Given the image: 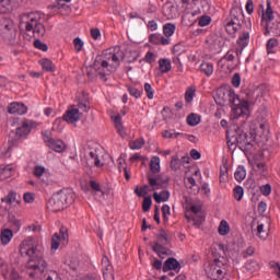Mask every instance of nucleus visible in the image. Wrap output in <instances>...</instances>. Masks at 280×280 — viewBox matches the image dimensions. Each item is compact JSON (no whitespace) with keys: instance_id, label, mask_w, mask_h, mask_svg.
Here are the masks:
<instances>
[{"instance_id":"0e129e2a","label":"nucleus","mask_w":280,"mask_h":280,"mask_svg":"<svg viewBox=\"0 0 280 280\" xmlns=\"http://www.w3.org/2000/svg\"><path fill=\"white\" fill-rule=\"evenodd\" d=\"M237 143H248V135L246 132H242L236 137Z\"/></svg>"},{"instance_id":"680f3d73","label":"nucleus","mask_w":280,"mask_h":280,"mask_svg":"<svg viewBox=\"0 0 280 280\" xmlns=\"http://www.w3.org/2000/svg\"><path fill=\"white\" fill-rule=\"evenodd\" d=\"M4 279L19 280V272L14 269H11L10 273H3Z\"/></svg>"},{"instance_id":"774afa93","label":"nucleus","mask_w":280,"mask_h":280,"mask_svg":"<svg viewBox=\"0 0 280 280\" xmlns=\"http://www.w3.org/2000/svg\"><path fill=\"white\" fill-rule=\"evenodd\" d=\"M235 67H237V63H235V61H232V62H226V65L222 69H224L225 71H233Z\"/></svg>"},{"instance_id":"052dcab7","label":"nucleus","mask_w":280,"mask_h":280,"mask_svg":"<svg viewBox=\"0 0 280 280\" xmlns=\"http://www.w3.org/2000/svg\"><path fill=\"white\" fill-rule=\"evenodd\" d=\"M242 84V77H240V73H235L233 77H232V85L235 88V89H240V85Z\"/></svg>"},{"instance_id":"e433bc0d","label":"nucleus","mask_w":280,"mask_h":280,"mask_svg":"<svg viewBox=\"0 0 280 280\" xmlns=\"http://www.w3.org/2000/svg\"><path fill=\"white\" fill-rule=\"evenodd\" d=\"M143 145H145V140L143 138H139L137 140L129 142L130 150H141Z\"/></svg>"},{"instance_id":"603ef678","label":"nucleus","mask_w":280,"mask_h":280,"mask_svg":"<svg viewBox=\"0 0 280 280\" xmlns=\"http://www.w3.org/2000/svg\"><path fill=\"white\" fill-rule=\"evenodd\" d=\"M172 211L168 205H164L162 207V215H163V221L167 222L170 220V215H171Z\"/></svg>"},{"instance_id":"4468645a","label":"nucleus","mask_w":280,"mask_h":280,"mask_svg":"<svg viewBox=\"0 0 280 280\" xmlns=\"http://www.w3.org/2000/svg\"><path fill=\"white\" fill-rule=\"evenodd\" d=\"M33 174L35 178H38L42 183H44V185H49L51 183V173L43 165H36Z\"/></svg>"},{"instance_id":"b1692460","label":"nucleus","mask_w":280,"mask_h":280,"mask_svg":"<svg viewBox=\"0 0 280 280\" xmlns=\"http://www.w3.org/2000/svg\"><path fill=\"white\" fill-rule=\"evenodd\" d=\"M114 126L120 137H126V130L124 129V125L121 124V115H116L113 117Z\"/></svg>"},{"instance_id":"f03ea898","label":"nucleus","mask_w":280,"mask_h":280,"mask_svg":"<svg viewBox=\"0 0 280 280\" xmlns=\"http://www.w3.org/2000/svg\"><path fill=\"white\" fill-rule=\"evenodd\" d=\"M121 60H124V51H121L119 46H115L114 48L104 50L101 56H97L93 67L102 80H106V75H110V73H115L119 69Z\"/></svg>"},{"instance_id":"1a4fd4ad","label":"nucleus","mask_w":280,"mask_h":280,"mask_svg":"<svg viewBox=\"0 0 280 280\" xmlns=\"http://www.w3.org/2000/svg\"><path fill=\"white\" fill-rule=\"evenodd\" d=\"M0 36L8 45H16V28L10 19L0 20Z\"/></svg>"},{"instance_id":"49530a36","label":"nucleus","mask_w":280,"mask_h":280,"mask_svg":"<svg viewBox=\"0 0 280 280\" xmlns=\"http://www.w3.org/2000/svg\"><path fill=\"white\" fill-rule=\"evenodd\" d=\"M234 198L238 202L244 198V188L242 186H236L233 189Z\"/></svg>"},{"instance_id":"e2e57ef3","label":"nucleus","mask_w":280,"mask_h":280,"mask_svg":"<svg viewBox=\"0 0 280 280\" xmlns=\"http://www.w3.org/2000/svg\"><path fill=\"white\" fill-rule=\"evenodd\" d=\"M245 10L247 14H253V12H255V4L253 3V0H247Z\"/></svg>"},{"instance_id":"4be33fe9","label":"nucleus","mask_w":280,"mask_h":280,"mask_svg":"<svg viewBox=\"0 0 280 280\" xmlns=\"http://www.w3.org/2000/svg\"><path fill=\"white\" fill-rule=\"evenodd\" d=\"M2 202H7L8 205H21V196L16 195V192L11 191L7 197L2 198Z\"/></svg>"},{"instance_id":"72a5a7b5","label":"nucleus","mask_w":280,"mask_h":280,"mask_svg":"<svg viewBox=\"0 0 280 280\" xmlns=\"http://www.w3.org/2000/svg\"><path fill=\"white\" fill-rule=\"evenodd\" d=\"M176 32V25L172 23H167L163 26V34L164 38H170L171 36H174V33Z\"/></svg>"},{"instance_id":"3c124183","label":"nucleus","mask_w":280,"mask_h":280,"mask_svg":"<svg viewBox=\"0 0 280 280\" xmlns=\"http://www.w3.org/2000/svg\"><path fill=\"white\" fill-rule=\"evenodd\" d=\"M196 95V89L194 88H190L186 91V94H185V100L187 102V104L194 102V96Z\"/></svg>"},{"instance_id":"864d4df0","label":"nucleus","mask_w":280,"mask_h":280,"mask_svg":"<svg viewBox=\"0 0 280 280\" xmlns=\"http://www.w3.org/2000/svg\"><path fill=\"white\" fill-rule=\"evenodd\" d=\"M255 255V247L248 246L245 250L242 252V257L244 259H248V257H253Z\"/></svg>"},{"instance_id":"f3484780","label":"nucleus","mask_w":280,"mask_h":280,"mask_svg":"<svg viewBox=\"0 0 280 280\" xmlns=\"http://www.w3.org/2000/svg\"><path fill=\"white\" fill-rule=\"evenodd\" d=\"M270 233V220H266V222H258L257 225V237H259V240L266 241L268 240V235Z\"/></svg>"},{"instance_id":"4d7b16f0","label":"nucleus","mask_w":280,"mask_h":280,"mask_svg":"<svg viewBox=\"0 0 280 280\" xmlns=\"http://www.w3.org/2000/svg\"><path fill=\"white\" fill-rule=\"evenodd\" d=\"M171 168L175 172L180 170V161L178 160V155H174L171 161Z\"/></svg>"},{"instance_id":"473e14b6","label":"nucleus","mask_w":280,"mask_h":280,"mask_svg":"<svg viewBox=\"0 0 280 280\" xmlns=\"http://www.w3.org/2000/svg\"><path fill=\"white\" fill-rule=\"evenodd\" d=\"M152 248L156 253V255L161 257V259H165V256L167 255V248H165L160 243H155Z\"/></svg>"},{"instance_id":"58836bf2","label":"nucleus","mask_w":280,"mask_h":280,"mask_svg":"<svg viewBox=\"0 0 280 280\" xmlns=\"http://www.w3.org/2000/svg\"><path fill=\"white\" fill-rule=\"evenodd\" d=\"M180 136H183V133L176 132L174 129L162 131V137L164 139H177V137H180Z\"/></svg>"},{"instance_id":"5701e85b","label":"nucleus","mask_w":280,"mask_h":280,"mask_svg":"<svg viewBox=\"0 0 280 280\" xmlns=\"http://www.w3.org/2000/svg\"><path fill=\"white\" fill-rule=\"evenodd\" d=\"M159 69L161 73H170L172 71V60L165 58L160 59Z\"/></svg>"},{"instance_id":"ea45409f","label":"nucleus","mask_w":280,"mask_h":280,"mask_svg":"<svg viewBox=\"0 0 280 280\" xmlns=\"http://www.w3.org/2000/svg\"><path fill=\"white\" fill-rule=\"evenodd\" d=\"M245 268L248 272H257L259 270V262L257 260H248L245 264Z\"/></svg>"},{"instance_id":"9b49d317","label":"nucleus","mask_w":280,"mask_h":280,"mask_svg":"<svg viewBox=\"0 0 280 280\" xmlns=\"http://www.w3.org/2000/svg\"><path fill=\"white\" fill-rule=\"evenodd\" d=\"M38 124L34 120L25 119L21 122L20 127L16 128V132H11L10 137L16 136V139H25L32 132L33 128H36Z\"/></svg>"},{"instance_id":"dca6fc26","label":"nucleus","mask_w":280,"mask_h":280,"mask_svg":"<svg viewBox=\"0 0 280 280\" xmlns=\"http://www.w3.org/2000/svg\"><path fill=\"white\" fill-rule=\"evenodd\" d=\"M80 117H82L80 109H78L75 106H72L63 115V120L68 124H77V121H80Z\"/></svg>"},{"instance_id":"c756f323","label":"nucleus","mask_w":280,"mask_h":280,"mask_svg":"<svg viewBox=\"0 0 280 280\" xmlns=\"http://www.w3.org/2000/svg\"><path fill=\"white\" fill-rule=\"evenodd\" d=\"M158 240H159V242H161L163 244V246H166V244L170 242V240H172V235L170 234V232H167L165 230H160V232L158 234Z\"/></svg>"},{"instance_id":"7c9ffc66","label":"nucleus","mask_w":280,"mask_h":280,"mask_svg":"<svg viewBox=\"0 0 280 280\" xmlns=\"http://www.w3.org/2000/svg\"><path fill=\"white\" fill-rule=\"evenodd\" d=\"M225 30L228 32H237V30H240V20H237V18L230 20L226 23Z\"/></svg>"},{"instance_id":"20e7f679","label":"nucleus","mask_w":280,"mask_h":280,"mask_svg":"<svg viewBox=\"0 0 280 280\" xmlns=\"http://www.w3.org/2000/svg\"><path fill=\"white\" fill-rule=\"evenodd\" d=\"M73 202H75V192L71 189H62L49 199L48 209L55 212L62 211V209H67Z\"/></svg>"},{"instance_id":"9d476101","label":"nucleus","mask_w":280,"mask_h":280,"mask_svg":"<svg viewBox=\"0 0 280 280\" xmlns=\"http://www.w3.org/2000/svg\"><path fill=\"white\" fill-rule=\"evenodd\" d=\"M20 253L27 257H34L38 253V243L32 236L26 237L20 245Z\"/></svg>"},{"instance_id":"4c0bfd02","label":"nucleus","mask_w":280,"mask_h":280,"mask_svg":"<svg viewBox=\"0 0 280 280\" xmlns=\"http://www.w3.org/2000/svg\"><path fill=\"white\" fill-rule=\"evenodd\" d=\"M89 163L95 165V167H102V162L100 161V158L97 156V153L95 151H91L89 153Z\"/></svg>"},{"instance_id":"338daca9","label":"nucleus","mask_w":280,"mask_h":280,"mask_svg":"<svg viewBox=\"0 0 280 280\" xmlns=\"http://www.w3.org/2000/svg\"><path fill=\"white\" fill-rule=\"evenodd\" d=\"M23 198H24V202H27V203L34 202V194L32 192L24 194Z\"/></svg>"},{"instance_id":"393cba45","label":"nucleus","mask_w":280,"mask_h":280,"mask_svg":"<svg viewBox=\"0 0 280 280\" xmlns=\"http://www.w3.org/2000/svg\"><path fill=\"white\" fill-rule=\"evenodd\" d=\"M180 264L175 258H168L163 266L164 272H167V270H178V267Z\"/></svg>"},{"instance_id":"c85d7f7f","label":"nucleus","mask_w":280,"mask_h":280,"mask_svg":"<svg viewBox=\"0 0 280 280\" xmlns=\"http://www.w3.org/2000/svg\"><path fill=\"white\" fill-rule=\"evenodd\" d=\"M250 40V33L248 31H244L237 39V44L241 47H246Z\"/></svg>"},{"instance_id":"7ed1b4c3","label":"nucleus","mask_w":280,"mask_h":280,"mask_svg":"<svg viewBox=\"0 0 280 280\" xmlns=\"http://www.w3.org/2000/svg\"><path fill=\"white\" fill-rule=\"evenodd\" d=\"M218 250L220 254L213 252V260L206 268V275L212 280H223L229 275V259L224 257V246L218 245Z\"/></svg>"},{"instance_id":"0eeeda50","label":"nucleus","mask_w":280,"mask_h":280,"mask_svg":"<svg viewBox=\"0 0 280 280\" xmlns=\"http://www.w3.org/2000/svg\"><path fill=\"white\" fill-rule=\"evenodd\" d=\"M150 170L152 172L148 174V182L150 187H152L153 191H156V189H163V185H167L170 178L162 179L161 176L154 175L161 172V158L159 156L151 158Z\"/></svg>"},{"instance_id":"c9c22d12","label":"nucleus","mask_w":280,"mask_h":280,"mask_svg":"<svg viewBox=\"0 0 280 280\" xmlns=\"http://www.w3.org/2000/svg\"><path fill=\"white\" fill-rule=\"evenodd\" d=\"M234 178L237 183H242L246 178V168L244 166H238L234 173Z\"/></svg>"},{"instance_id":"6ab92c4d","label":"nucleus","mask_w":280,"mask_h":280,"mask_svg":"<svg viewBox=\"0 0 280 280\" xmlns=\"http://www.w3.org/2000/svg\"><path fill=\"white\" fill-rule=\"evenodd\" d=\"M8 113L10 115H25L27 113V106L23 103L14 102L8 106Z\"/></svg>"},{"instance_id":"f8f14e48","label":"nucleus","mask_w":280,"mask_h":280,"mask_svg":"<svg viewBox=\"0 0 280 280\" xmlns=\"http://www.w3.org/2000/svg\"><path fill=\"white\" fill-rule=\"evenodd\" d=\"M27 268L28 270H32L28 271L30 277H40V275H43L47 268V261H45L43 258L37 260L32 259L28 261Z\"/></svg>"},{"instance_id":"6e6d98bb","label":"nucleus","mask_w":280,"mask_h":280,"mask_svg":"<svg viewBox=\"0 0 280 280\" xmlns=\"http://www.w3.org/2000/svg\"><path fill=\"white\" fill-rule=\"evenodd\" d=\"M260 194L262 196H270V194H272V186H270V184L260 186Z\"/></svg>"},{"instance_id":"39448f33","label":"nucleus","mask_w":280,"mask_h":280,"mask_svg":"<svg viewBox=\"0 0 280 280\" xmlns=\"http://www.w3.org/2000/svg\"><path fill=\"white\" fill-rule=\"evenodd\" d=\"M261 25L266 28L265 35L272 34L273 36H280V16H275L270 2H267V9L262 11Z\"/></svg>"},{"instance_id":"a211bd4d","label":"nucleus","mask_w":280,"mask_h":280,"mask_svg":"<svg viewBox=\"0 0 280 280\" xmlns=\"http://www.w3.org/2000/svg\"><path fill=\"white\" fill-rule=\"evenodd\" d=\"M149 43H151L152 45L165 46V45H170L172 43V39L163 36L160 33H153L149 36Z\"/></svg>"},{"instance_id":"5fc2aeb1","label":"nucleus","mask_w":280,"mask_h":280,"mask_svg":"<svg viewBox=\"0 0 280 280\" xmlns=\"http://www.w3.org/2000/svg\"><path fill=\"white\" fill-rule=\"evenodd\" d=\"M73 45H74L75 51H78V52H80V51H82V49H84V42H82L80 39V37H75L73 39Z\"/></svg>"},{"instance_id":"c03bdc74","label":"nucleus","mask_w":280,"mask_h":280,"mask_svg":"<svg viewBox=\"0 0 280 280\" xmlns=\"http://www.w3.org/2000/svg\"><path fill=\"white\" fill-rule=\"evenodd\" d=\"M188 126H198L200 124V117L196 114L188 115L186 119Z\"/></svg>"},{"instance_id":"8fccbe9b","label":"nucleus","mask_w":280,"mask_h":280,"mask_svg":"<svg viewBox=\"0 0 280 280\" xmlns=\"http://www.w3.org/2000/svg\"><path fill=\"white\" fill-rule=\"evenodd\" d=\"M78 107L83 113H89V108H90L89 98H86L85 96L83 101H79Z\"/></svg>"},{"instance_id":"f704fd0d","label":"nucleus","mask_w":280,"mask_h":280,"mask_svg":"<svg viewBox=\"0 0 280 280\" xmlns=\"http://www.w3.org/2000/svg\"><path fill=\"white\" fill-rule=\"evenodd\" d=\"M277 47H279V40L277 38H270L267 42V52L268 54H276Z\"/></svg>"},{"instance_id":"412c9836","label":"nucleus","mask_w":280,"mask_h":280,"mask_svg":"<svg viewBox=\"0 0 280 280\" xmlns=\"http://www.w3.org/2000/svg\"><path fill=\"white\" fill-rule=\"evenodd\" d=\"M12 237H14V233L12 232V230L4 229L1 231L0 240H1V244H3V246H8V243L12 242Z\"/></svg>"},{"instance_id":"aec40b11","label":"nucleus","mask_w":280,"mask_h":280,"mask_svg":"<svg viewBox=\"0 0 280 280\" xmlns=\"http://www.w3.org/2000/svg\"><path fill=\"white\" fill-rule=\"evenodd\" d=\"M14 10V0H0V14H8Z\"/></svg>"},{"instance_id":"37998d69","label":"nucleus","mask_w":280,"mask_h":280,"mask_svg":"<svg viewBox=\"0 0 280 280\" xmlns=\"http://www.w3.org/2000/svg\"><path fill=\"white\" fill-rule=\"evenodd\" d=\"M127 91L129 95H131V97H135L136 100H139L141 95H143V93L139 91V89L131 85L127 86Z\"/></svg>"},{"instance_id":"f257e3e1","label":"nucleus","mask_w":280,"mask_h":280,"mask_svg":"<svg viewBox=\"0 0 280 280\" xmlns=\"http://www.w3.org/2000/svg\"><path fill=\"white\" fill-rule=\"evenodd\" d=\"M20 30L26 34H32L34 42V47L40 49V51H47V44L40 42L38 38H43L47 34V28L43 24V16L39 12L22 13L20 15Z\"/></svg>"},{"instance_id":"2eb2a0df","label":"nucleus","mask_w":280,"mask_h":280,"mask_svg":"<svg viewBox=\"0 0 280 280\" xmlns=\"http://www.w3.org/2000/svg\"><path fill=\"white\" fill-rule=\"evenodd\" d=\"M44 141L54 152H62L65 150V142L62 140H54L47 132L44 133Z\"/></svg>"},{"instance_id":"de8ad7c7","label":"nucleus","mask_w":280,"mask_h":280,"mask_svg":"<svg viewBox=\"0 0 280 280\" xmlns=\"http://www.w3.org/2000/svg\"><path fill=\"white\" fill-rule=\"evenodd\" d=\"M144 93L148 100H154V88L150 83H144Z\"/></svg>"},{"instance_id":"69168bd1","label":"nucleus","mask_w":280,"mask_h":280,"mask_svg":"<svg viewBox=\"0 0 280 280\" xmlns=\"http://www.w3.org/2000/svg\"><path fill=\"white\" fill-rule=\"evenodd\" d=\"M91 36L94 40H100V38L102 37V32L100 31V28H92Z\"/></svg>"},{"instance_id":"bb28decb","label":"nucleus","mask_w":280,"mask_h":280,"mask_svg":"<svg viewBox=\"0 0 280 280\" xmlns=\"http://www.w3.org/2000/svg\"><path fill=\"white\" fill-rule=\"evenodd\" d=\"M226 62H235V55H233V52L228 51L225 56L219 60L218 66L221 69H224V67H226Z\"/></svg>"},{"instance_id":"13d9d810","label":"nucleus","mask_w":280,"mask_h":280,"mask_svg":"<svg viewBox=\"0 0 280 280\" xmlns=\"http://www.w3.org/2000/svg\"><path fill=\"white\" fill-rule=\"evenodd\" d=\"M152 207V198L144 197L142 202V211L147 212L150 211V208Z\"/></svg>"},{"instance_id":"a878e982","label":"nucleus","mask_w":280,"mask_h":280,"mask_svg":"<svg viewBox=\"0 0 280 280\" xmlns=\"http://www.w3.org/2000/svg\"><path fill=\"white\" fill-rule=\"evenodd\" d=\"M153 199L159 205H161V202H167L170 200V191L163 190L160 194L159 192H154L153 194Z\"/></svg>"},{"instance_id":"2f4dec72","label":"nucleus","mask_w":280,"mask_h":280,"mask_svg":"<svg viewBox=\"0 0 280 280\" xmlns=\"http://www.w3.org/2000/svg\"><path fill=\"white\" fill-rule=\"evenodd\" d=\"M200 71L205 73L208 78H211L213 75V63L203 62L200 65Z\"/></svg>"},{"instance_id":"bf43d9fd","label":"nucleus","mask_w":280,"mask_h":280,"mask_svg":"<svg viewBox=\"0 0 280 280\" xmlns=\"http://www.w3.org/2000/svg\"><path fill=\"white\" fill-rule=\"evenodd\" d=\"M156 61V56L152 51H148L144 56V62H148L149 65H152V62Z\"/></svg>"},{"instance_id":"79ce46f5","label":"nucleus","mask_w":280,"mask_h":280,"mask_svg":"<svg viewBox=\"0 0 280 280\" xmlns=\"http://www.w3.org/2000/svg\"><path fill=\"white\" fill-rule=\"evenodd\" d=\"M230 231L231 226L229 225V222H226V220H222L219 225V233L221 235H229Z\"/></svg>"},{"instance_id":"09e8293b","label":"nucleus","mask_w":280,"mask_h":280,"mask_svg":"<svg viewBox=\"0 0 280 280\" xmlns=\"http://www.w3.org/2000/svg\"><path fill=\"white\" fill-rule=\"evenodd\" d=\"M198 25L199 27H207V25H209L211 23V16L209 15H202L200 18H198Z\"/></svg>"},{"instance_id":"a18cd8bd","label":"nucleus","mask_w":280,"mask_h":280,"mask_svg":"<svg viewBox=\"0 0 280 280\" xmlns=\"http://www.w3.org/2000/svg\"><path fill=\"white\" fill-rule=\"evenodd\" d=\"M90 187L94 191V194H101V196H105L106 194L102 190V186L100 185V183L95 180L90 182Z\"/></svg>"},{"instance_id":"ddd939ff","label":"nucleus","mask_w":280,"mask_h":280,"mask_svg":"<svg viewBox=\"0 0 280 280\" xmlns=\"http://www.w3.org/2000/svg\"><path fill=\"white\" fill-rule=\"evenodd\" d=\"M69 242V232L67 231V228H61L59 231V234L56 233L51 238V249L58 250L60 247V244L63 246L67 245Z\"/></svg>"},{"instance_id":"6e6552de","label":"nucleus","mask_w":280,"mask_h":280,"mask_svg":"<svg viewBox=\"0 0 280 280\" xmlns=\"http://www.w3.org/2000/svg\"><path fill=\"white\" fill-rule=\"evenodd\" d=\"M229 102L232 108V115L234 119L242 117L244 115H248L249 105L245 100H241L237 94H235V90L228 91Z\"/></svg>"},{"instance_id":"423d86ee","label":"nucleus","mask_w":280,"mask_h":280,"mask_svg":"<svg viewBox=\"0 0 280 280\" xmlns=\"http://www.w3.org/2000/svg\"><path fill=\"white\" fill-rule=\"evenodd\" d=\"M182 8L184 9V15L182 18V24L184 27H191L198 21L196 16L202 14V10L196 3V0H182Z\"/></svg>"},{"instance_id":"cd10ccee","label":"nucleus","mask_w":280,"mask_h":280,"mask_svg":"<svg viewBox=\"0 0 280 280\" xmlns=\"http://www.w3.org/2000/svg\"><path fill=\"white\" fill-rule=\"evenodd\" d=\"M39 65L42 66L44 71H48L50 73H54V71H56V66L49 59H42V60H39Z\"/></svg>"},{"instance_id":"a19ab883","label":"nucleus","mask_w":280,"mask_h":280,"mask_svg":"<svg viewBox=\"0 0 280 280\" xmlns=\"http://www.w3.org/2000/svg\"><path fill=\"white\" fill-rule=\"evenodd\" d=\"M14 176V166L7 165L1 172V178H12Z\"/></svg>"}]
</instances>
